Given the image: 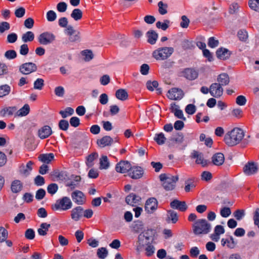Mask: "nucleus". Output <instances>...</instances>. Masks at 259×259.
Wrapping results in <instances>:
<instances>
[{"label": "nucleus", "instance_id": "f257e3e1", "mask_svg": "<svg viewBox=\"0 0 259 259\" xmlns=\"http://www.w3.org/2000/svg\"><path fill=\"white\" fill-rule=\"evenodd\" d=\"M244 137V133L243 130L240 128L235 127L225 135L224 141L228 146H233L239 144Z\"/></svg>", "mask_w": 259, "mask_h": 259}, {"label": "nucleus", "instance_id": "f03ea898", "mask_svg": "<svg viewBox=\"0 0 259 259\" xmlns=\"http://www.w3.org/2000/svg\"><path fill=\"white\" fill-rule=\"evenodd\" d=\"M192 229L193 233L196 235L201 236L209 233L211 229V225L205 219H199L193 224Z\"/></svg>", "mask_w": 259, "mask_h": 259}, {"label": "nucleus", "instance_id": "7ed1b4c3", "mask_svg": "<svg viewBox=\"0 0 259 259\" xmlns=\"http://www.w3.org/2000/svg\"><path fill=\"white\" fill-rule=\"evenodd\" d=\"M159 179L164 189L170 191L175 189L176 184L179 180V177L167 174H162L159 176Z\"/></svg>", "mask_w": 259, "mask_h": 259}, {"label": "nucleus", "instance_id": "20e7f679", "mask_svg": "<svg viewBox=\"0 0 259 259\" xmlns=\"http://www.w3.org/2000/svg\"><path fill=\"white\" fill-rule=\"evenodd\" d=\"M153 235V231L152 229H147L141 233L138 236L137 250L139 251L144 246L148 245Z\"/></svg>", "mask_w": 259, "mask_h": 259}, {"label": "nucleus", "instance_id": "39448f33", "mask_svg": "<svg viewBox=\"0 0 259 259\" xmlns=\"http://www.w3.org/2000/svg\"><path fill=\"white\" fill-rule=\"evenodd\" d=\"M174 52V49L171 47L159 48L153 53V57L157 60H163L168 58Z\"/></svg>", "mask_w": 259, "mask_h": 259}, {"label": "nucleus", "instance_id": "423d86ee", "mask_svg": "<svg viewBox=\"0 0 259 259\" xmlns=\"http://www.w3.org/2000/svg\"><path fill=\"white\" fill-rule=\"evenodd\" d=\"M72 206V203L70 199L68 197H63L62 198L58 200L52 205V209L55 210L59 209L66 210L71 208Z\"/></svg>", "mask_w": 259, "mask_h": 259}, {"label": "nucleus", "instance_id": "0eeeda50", "mask_svg": "<svg viewBox=\"0 0 259 259\" xmlns=\"http://www.w3.org/2000/svg\"><path fill=\"white\" fill-rule=\"evenodd\" d=\"M66 33L68 36L69 42L77 43L80 41V32L75 30L72 26H67Z\"/></svg>", "mask_w": 259, "mask_h": 259}, {"label": "nucleus", "instance_id": "6e6552de", "mask_svg": "<svg viewBox=\"0 0 259 259\" xmlns=\"http://www.w3.org/2000/svg\"><path fill=\"white\" fill-rule=\"evenodd\" d=\"M55 36L50 32H45L39 35L38 41L42 45H48L53 43L55 40Z\"/></svg>", "mask_w": 259, "mask_h": 259}, {"label": "nucleus", "instance_id": "1a4fd4ad", "mask_svg": "<svg viewBox=\"0 0 259 259\" xmlns=\"http://www.w3.org/2000/svg\"><path fill=\"white\" fill-rule=\"evenodd\" d=\"M258 164L252 161L247 162L243 168V172L247 176L256 174L258 170Z\"/></svg>", "mask_w": 259, "mask_h": 259}, {"label": "nucleus", "instance_id": "9d476101", "mask_svg": "<svg viewBox=\"0 0 259 259\" xmlns=\"http://www.w3.org/2000/svg\"><path fill=\"white\" fill-rule=\"evenodd\" d=\"M37 67L35 63L27 62L22 64L19 66V70L23 74L28 75L35 72Z\"/></svg>", "mask_w": 259, "mask_h": 259}, {"label": "nucleus", "instance_id": "9b49d317", "mask_svg": "<svg viewBox=\"0 0 259 259\" xmlns=\"http://www.w3.org/2000/svg\"><path fill=\"white\" fill-rule=\"evenodd\" d=\"M158 201L154 197H151L147 200L145 205V209L148 213H153L157 208Z\"/></svg>", "mask_w": 259, "mask_h": 259}, {"label": "nucleus", "instance_id": "f8f14e48", "mask_svg": "<svg viewBox=\"0 0 259 259\" xmlns=\"http://www.w3.org/2000/svg\"><path fill=\"white\" fill-rule=\"evenodd\" d=\"M209 93L215 98H220L223 93V89L220 84L213 83L209 87Z\"/></svg>", "mask_w": 259, "mask_h": 259}, {"label": "nucleus", "instance_id": "ddd939ff", "mask_svg": "<svg viewBox=\"0 0 259 259\" xmlns=\"http://www.w3.org/2000/svg\"><path fill=\"white\" fill-rule=\"evenodd\" d=\"M183 95V92L181 89L175 88L169 90L167 94V98L172 100H180L182 98Z\"/></svg>", "mask_w": 259, "mask_h": 259}, {"label": "nucleus", "instance_id": "4468645a", "mask_svg": "<svg viewBox=\"0 0 259 259\" xmlns=\"http://www.w3.org/2000/svg\"><path fill=\"white\" fill-rule=\"evenodd\" d=\"M71 197L72 200L77 204L81 205L85 201V198L83 193L79 190H76L72 193Z\"/></svg>", "mask_w": 259, "mask_h": 259}, {"label": "nucleus", "instance_id": "2eb2a0df", "mask_svg": "<svg viewBox=\"0 0 259 259\" xmlns=\"http://www.w3.org/2000/svg\"><path fill=\"white\" fill-rule=\"evenodd\" d=\"M181 76L187 79L192 80L198 76V72L192 68H186L181 72Z\"/></svg>", "mask_w": 259, "mask_h": 259}, {"label": "nucleus", "instance_id": "dca6fc26", "mask_svg": "<svg viewBox=\"0 0 259 259\" xmlns=\"http://www.w3.org/2000/svg\"><path fill=\"white\" fill-rule=\"evenodd\" d=\"M131 165L127 161H121L116 165V170L118 172L125 173L131 170Z\"/></svg>", "mask_w": 259, "mask_h": 259}, {"label": "nucleus", "instance_id": "f3484780", "mask_svg": "<svg viewBox=\"0 0 259 259\" xmlns=\"http://www.w3.org/2000/svg\"><path fill=\"white\" fill-rule=\"evenodd\" d=\"M33 163L31 161H28L26 165H21L19 169V174L23 177H27L32 169V165Z\"/></svg>", "mask_w": 259, "mask_h": 259}, {"label": "nucleus", "instance_id": "a211bd4d", "mask_svg": "<svg viewBox=\"0 0 259 259\" xmlns=\"http://www.w3.org/2000/svg\"><path fill=\"white\" fill-rule=\"evenodd\" d=\"M38 136L41 139L48 138L52 134V128L48 125H44L38 130Z\"/></svg>", "mask_w": 259, "mask_h": 259}, {"label": "nucleus", "instance_id": "6ab92c4d", "mask_svg": "<svg viewBox=\"0 0 259 259\" xmlns=\"http://www.w3.org/2000/svg\"><path fill=\"white\" fill-rule=\"evenodd\" d=\"M192 158L196 159V163L200 164L203 167L207 165V160L204 159L203 155L201 153L194 151L192 153Z\"/></svg>", "mask_w": 259, "mask_h": 259}, {"label": "nucleus", "instance_id": "aec40b11", "mask_svg": "<svg viewBox=\"0 0 259 259\" xmlns=\"http://www.w3.org/2000/svg\"><path fill=\"white\" fill-rule=\"evenodd\" d=\"M225 233V229L221 225H217L214 229V232L211 234L210 238L212 240L218 242L220 238V235Z\"/></svg>", "mask_w": 259, "mask_h": 259}, {"label": "nucleus", "instance_id": "412c9836", "mask_svg": "<svg viewBox=\"0 0 259 259\" xmlns=\"http://www.w3.org/2000/svg\"><path fill=\"white\" fill-rule=\"evenodd\" d=\"M170 206L172 208L178 209L181 211H185L188 207L185 201H180L177 199L173 200L170 203Z\"/></svg>", "mask_w": 259, "mask_h": 259}, {"label": "nucleus", "instance_id": "4be33fe9", "mask_svg": "<svg viewBox=\"0 0 259 259\" xmlns=\"http://www.w3.org/2000/svg\"><path fill=\"white\" fill-rule=\"evenodd\" d=\"M143 175V169L139 166H135L131 167L130 172L129 173L130 176L134 179H139Z\"/></svg>", "mask_w": 259, "mask_h": 259}, {"label": "nucleus", "instance_id": "5701e85b", "mask_svg": "<svg viewBox=\"0 0 259 259\" xmlns=\"http://www.w3.org/2000/svg\"><path fill=\"white\" fill-rule=\"evenodd\" d=\"M140 197L134 193L129 194L125 198V201L127 204L133 206L138 204L140 201Z\"/></svg>", "mask_w": 259, "mask_h": 259}, {"label": "nucleus", "instance_id": "b1692460", "mask_svg": "<svg viewBox=\"0 0 259 259\" xmlns=\"http://www.w3.org/2000/svg\"><path fill=\"white\" fill-rule=\"evenodd\" d=\"M83 209L81 206H77L71 210V218L72 220L78 221L83 215Z\"/></svg>", "mask_w": 259, "mask_h": 259}, {"label": "nucleus", "instance_id": "393cba45", "mask_svg": "<svg viewBox=\"0 0 259 259\" xmlns=\"http://www.w3.org/2000/svg\"><path fill=\"white\" fill-rule=\"evenodd\" d=\"M231 54L228 49L223 48L219 49L216 52L217 57L221 60L228 59L230 57Z\"/></svg>", "mask_w": 259, "mask_h": 259}, {"label": "nucleus", "instance_id": "a878e982", "mask_svg": "<svg viewBox=\"0 0 259 259\" xmlns=\"http://www.w3.org/2000/svg\"><path fill=\"white\" fill-rule=\"evenodd\" d=\"M113 142V139L110 136H106L101 139L98 140L97 143L98 145L101 147L110 146Z\"/></svg>", "mask_w": 259, "mask_h": 259}, {"label": "nucleus", "instance_id": "bb28decb", "mask_svg": "<svg viewBox=\"0 0 259 259\" xmlns=\"http://www.w3.org/2000/svg\"><path fill=\"white\" fill-rule=\"evenodd\" d=\"M211 160L213 164L217 166H220L224 163L225 157L223 153H217L212 156Z\"/></svg>", "mask_w": 259, "mask_h": 259}, {"label": "nucleus", "instance_id": "cd10ccee", "mask_svg": "<svg viewBox=\"0 0 259 259\" xmlns=\"http://www.w3.org/2000/svg\"><path fill=\"white\" fill-rule=\"evenodd\" d=\"M166 221L168 223L175 224L178 220L177 213L172 210H169L167 211Z\"/></svg>", "mask_w": 259, "mask_h": 259}, {"label": "nucleus", "instance_id": "c85d7f7f", "mask_svg": "<svg viewBox=\"0 0 259 259\" xmlns=\"http://www.w3.org/2000/svg\"><path fill=\"white\" fill-rule=\"evenodd\" d=\"M23 188L22 183L18 180L13 181L11 183V189L13 193H17L21 191Z\"/></svg>", "mask_w": 259, "mask_h": 259}, {"label": "nucleus", "instance_id": "c756f323", "mask_svg": "<svg viewBox=\"0 0 259 259\" xmlns=\"http://www.w3.org/2000/svg\"><path fill=\"white\" fill-rule=\"evenodd\" d=\"M170 110L178 118L185 120L186 118L183 116V111L179 109V106L176 104H171Z\"/></svg>", "mask_w": 259, "mask_h": 259}, {"label": "nucleus", "instance_id": "7c9ffc66", "mask_svg": "<svg viewBox=\"0 0 259 259\" xmlns=\"http://www.w3.org/2000/svg\"><path fill=\"white\" fill-rule=\"evenodd\" d=\"M17 111L16 107H5L0 111V114L2 116H11Z\"/></svg>", "mask_w": 259, "mask_h": 259}, {"label": "nucleus", "instance_id": "2f4dec72", "mask_svg": "<svg viewBox=\"0 0 259 259\" xmlns=\"http://www.w3.org/2000/svg\"><path fill=\"white\" fill-rule=\"evenodd\" d=\"M54 158V155L53 153L41 154L38 156V159L46 163H50Z\"/></svg>", "mask_w": 259, "mask_h": 259}, {"label": "nucleus", "instance_id": "473e14b6", "mask_svg": "<svg viewBox=\"0 0 259 259\" xmlns=\"http://www.w3.org/2000/svg\"><path fill=\"white\" fill-rule=\"evenodd\" d=\"M217 81L221 85H226L229 84L230 78L227 74L222 73L218 76Z\"/></svg>", "mask_w": 259, "mask_h": 259}, {"label": "nucleus", "instance_id": "72a5a7b5", "mask_svg": "<svg viewBox=\"0 0 259 259\" xmlns=\"http://www.w3.org/2000/svg\"><path fill=\"white\" fill-rule=\"evenodd\" d=\"M100 169H107L110 166V163L107 156L103 155L100 158Z\"/></svg>", "mask_w": 259, "mask_h": 259}, {"label": "nucleus", "instance_id": "f704fd0d", "mask_svg": "<svg viewBox=\"0 0 259 259\" xmlns=\"http://www.w3.org/2000/svg\"><path fill=\"white\" fill-rule=\"evenodd\" d=\"M148 42L151 45L155 44L158 38V34L154 30H150L147 32Z\"/></svg>", "mask_w": 259, "mask_h": 259}, {"label": "nucleus", "instance_id": "c9c22d12", "mask_svg": "<svg viewBox=\"0 0 259 259\" xmlns=\"http://www.w3.org/2000/svg\"><path fill=\"white\" fill-rule=\"evenodd\" d=\"M116 97L121 101H124L128 98V94L124 89H119L116 91L115 93Z\"/></svg>", "mask_w": 259, "mask_h": 259}, {"label": "nucleus", "instance_id": "e433bc0d", "mask_svg": "<svg viewBox=\"0 0 259 259\" xmlns=\"http://www.w3.org/2000/svg\"><path fill=\"white\" fill-rule=\"evenodd\" d=\"M11 90L10 85L8 84L1 85L0 86V98L5 97L9 95Z\"/></svg>", "mask_w": 259, "mask_h": 259}, {"label": "nucleus", "instance_id": "4c0bfd02", "mask_svg": "<svg viewBox=\"0 0 259 259\" xmlns=\"http://www.w3.org/2000/svg\"><path fill=\"white\" fill-rule=\"evenodd\" d=\"M50 224L43 223L40 225V228L38 229L37 232L39 235L45 236L47 235V232L50 227Z\"/></svg>", "mask_w": 259, "mask_h": 259}, {"label": "nucleus", "instance_id": "58836bf2", "mask_svg": "<svg viewBox=\"0 0 259 259\" xmlns=\"http://www.w3.org/2000/svg\"><path fill=\"white\" fill-rule=\"evenodd\" d=\"M221 244L222 246H224L226 244H227V246L229 248H234L236 245V242L234 241V238L232 236L230 237V239H226L224 238H223L221 240Z\"/></svg>", "mask_w": 259, "mask_h": 259}, {"label": "nucleus", "instance_id": "ea45409f", "mask_svg": "<svg viewBox=\"0 0 259 259\" xmlns=\"http://www.w3.org/2000/svg\"><path fill=\"white\" fill-rule=\"evenodd\" d=\"M98 157V154L97 152H94L90 154L86 158V164L89 167H92L93 165V161Z\"/></svg>", "mask_w": 259, "mask_h": 259}, {"label": "nucleus", "instance_id": "a19ab883", "mask_svg": "<svg viewBox=\"0 0 259 259\" xmlns=\"http://www.w3.org/2000/svg\"><path fill=\"white\" fill-rule=\"evenodd\" d=\"M82 56L84 57V60L86 62H89L92 60L94 58V54L91 50H85L81 52Z\"/></svg>", "mask_w": 259, "mask_h": 259}, {"label": "nucleus", "instance_id": "79ce46f5", "mask_svg": "<svg viewBox=\"0 0 259 259\" xmlns=\"http://www.w3.org/2000/svg\"><path fill=\"white\" fill-rule=\"evenodd\" d=\"M70 15L71 18L75 21H78L82 18V12L81 10L79 9H75L72 11Z\"/></svg>", "mask_w": 259, "mask_h": 259}, {"label": "nucleus", "instance_id": "37998d69", "mask_svg": "<svg viewBox=\"0 0 259 259\" xmlns=\"http://www.w3.org/2000/svg\"><path fill=\"white\" fill-rule=\"evenodd\" d=\"M29 111V106L28 104H25L23 107L17 111V115L18 116H24L28 114Z\"/></svg>", "mask_w": 259, "mask_h": 259}, {"label": "nucleus", "instance_id": "c03bdc74", "mask_svg": "<svg viewBox=\"0 0 259 259\" xmlns=\"http://www.w3.org/2000/svg\"><path fill=\"white\" fill-rule=\"evenodd\" d=\"M34 38V34L32 31H27L22 36V40L24 42L32 41Z\"/></svg>", "mask_w": 259, "mask_h": 259}, {"label": "nucleus", "instance_id": "a18cd8bd", "mask_svg": "<svg viewBox=\"0 0 259 259\" xmlns=\"http://www.w3.org/2000/svg\"><path fill=\"white\" fill-rule=\"evenodd\" d=\"M237 35L239 40L244 42H246L248 37L247 32L244 29L239 30Z\"/></svg>", "mask_w": 259, "mask_h": 259}, {"label": "nucleus", "instance_id": "49530a36", "mask_svg": "<svg viewBox=\"0 0 259 259\" xmlns=\"http://www.w3.org/2000/svg\"><path fill=\"white\" fill-rule=\"evenodd\" d=\"M166 139V138L162 133L156 134L154 137V140L158 145L163 144L165 143Z\"/></svg>", "mask_w": 259, "mask_h": 259}, {"label": "nucleus", "instance_id": "de8ad7c7", "mask_svg": "<svg viewBox=\"0 0 259 259\" xmlns=\"http://www.w3.org/2000/svg\"><path fill=\"white\" fill-rule=\"evenodd\" d=\"M248 5L251 9L259 12V0H249Z\"/></svg>", "mask_w": 259, "mask_h": 259}, {"label": "nucleus", "instance_id": "09e8293b", "mask_svg": "<svg viewBox=\"0 0 259 259\" xmlns=\"http://www.w3.org/2000/svg\"><path fill=\"white\" fill-rule=\"evenodd\" d=\"M158 11L161 15H164L167 13V5L164 4L162 2L160 1L158 4Z\"/></svg>", "mask_w": 259, "mask_h": 259}, {"label": "nucleus", "instance_id": "8fccbe9b", "mask_svg": "<svg viewBox=\"0 0 259 259\" xmlns=\"http://www.w3.org/2000/svg\"><path fill=\"white\" fill-rule=\"evenodd\" d=\"M74 112V110L71 107H67L65 110H61L59 113L61 115L63 118L67 117L68 116L71 115Z\"/></svg>", "mask_w": 259, "mask_h": 259}, {"label": "nucleus", "instance_id": "3c124183", "mask_svg": "<svg viewBox=\"0 0 259 259\" xmlns=\"http://www.w3.org/2000/svg\"><path fill=\"white\" fill-rule=\"evenodd\" d=\"M108 253V250L105 247L100 248L97 250V255L100 258H105L107 256Z\"/></svg>", "mask_w": 259, "mask_h": 259}, {"label": "nucleus", "instance_id": "603ef678", "mask_svg": "<svg viewBox=\"0 0 259 259\" xmlns=\"http://www.w3.org/2000/svg\"><path fill=\"white\" fill-rule=\"evenodd\" d=\"M170 21L168 20H164L163 23H161L160 21H158L156 23V26L158 28H161L163 30H165L168 27V25Z\"/></svg>", "mask_w": 259, "mask_h": 259}, {"label": "nucleus", "instance_id": "864d4df0", "mask_svg": "<svg viewBox=\"0 0 259 259\" xmlns=\"http://www.w3.org/2000/svg\"><path fill=\"white\" fill-rule=\"evenodd\" d=\"M44 86V80L42 78H37L34 82V89L41 90Z\"/></svg>", "mask_w": 259, "mask_h": 259}, {"label": "nucleus", "instance_id": "5fc2aeb1", "mask_svg": "<svg viewBox=\"0 0 259 259\" xmlns=\"http://www.w3.org/2000/svg\"><path fill=\"white\" fill-rule=\"evenodd\" d=\"M8 236V233L7 230L4 227H0V242L5 241Z\"/></svg>", "mask_w": 259, "mask_h": 259}, {"label": "nucleus", "instance_id": "6e6d98bb", "mask_svg": "<svg viewBox=\"0 0 259 259\" xmlns=\"http://www.w3.org/2000/svg\"><path fill=\"white\" fill-rule=\"evenodd\" d=\"M47 19L49 22L54 21L57 18L56 13L53 10H50L47 13Z\"/></svg>", "mask_w": 259, "mask_h": 259}, {"label": "nucleus", "instance_id": "4d7b16f0", "mask_svg": "<svg viewBox=\"0 0 259 259\" xmlns=\"http://www.w3.org/2000/svg\"><path fill=\"white\" fill-rule=\"evenodd\" d=\"M58 189V185L55 183L50 184L47 187L48 193L52 195L54 194L57 191Z\"/></svg>", "mask_w": 259, "mask_h": 259}, {"label": "nucleus", "instance_id": "13d9d810", "mask_svg": "<svg viewBox=\"0 0 259 259\" xmlns=\"http://www.w3.org/2000/svg\"><path fill=\"white\" fill-rule=\"evenodd\" d=\"M5 57L8 59H13L17 57V53L14 50H9L5 52Z\"/></svg>", "mask_w": 259, "mask_h": 259}, {"label": "nucleus", "instance_id": "bf43d9fd", "mask_svg": "<svg viewBox=\"0 0 259 259\" xmlns=\"http://www.w3.org/2000/svg\"><path fill=\"white\" fill-rule=\"evenodd\" d=\"M158 85V83L157 81H148L146 83L147 89L151 91L154 90V88H156Z\"/></svg>", "mask_w": 259, "mask_h": 259}, {"label": "nucleus", "instance_id": "052dcab7", "mask_svg": "<svg viewBox=\"0 0 259 259\" xmlns=\"http://www.w3.org/2000/svg\"><path fill=\"white\" fill-rule=\"evenodd\" d=\"M231 213V209L229 207H224L222 208L220 211V214L222 217L227 218Z\"/></svg>", "mask_w": 259, "mask_h": 259}, {"label": "nucleus", "instance_id": "680f3d73", "mask_svg": "<svg viewBox=\"0 0 259 259\" xmlns=\"http://www.w3.org/2000/svg\"><path fill=\"white\" fill-rule=\"evenodd\" d=\"M67 8V5L65 2H60L57 5V10L61 13L65 12Z\"/></svg>", "mask_w": 259, "mask_h": 259}, {"label": "nucleus", "instance_id": "e2e57ef3", "mask_svg": "<svg viewBox=\"0 0 259 259\" xmlns=\"http://www.w3.org/2000/svg\"><path fill=\"white\" fill-rule=\"evenodd\" d=\"M147 245V246H146V247L145 248V251H146L145 253H146V255H147L148 256H150L152 255L153 254V253H154L155 248L151 244H148V245Z\"/></svg>", "mask_w": 259, "mask_h": 259}, {"label": "nucleus", "instance_id": "0e129e2a", "mask_svg": "<svg viewBox=\"0 0 259 259\" xmlns=\"http://www.w3.org/2000/svg\"><path fill=\"white\" fill-rule=\"evenodd\" d=\"M25 14V9L23 7H20L15 10V15L17 18H22Z\"/></svg>", "mask_w": 259, "mask_h": 259}, {"label": "nucleus", "instance_id": "69168bd1", "mask_svg": "<svg viewBox=\"0 0 259 259\" xmlns=\"http://www.w3.org/2000/svg\"><path fill=\"white\" fill-rule=\"evenodd\" d=\"M233 215L237 220H240L245 215L244 210L237 209L234 212Z\"/></svg>", "mask_w": 259, "mask_h": 259}, {"label": "nucleus", "instance_id": "338daca9", "mask_svg": "<svg viewBox=\"0 0 259 259\" xmlns=\"http://www.w3.org/2000/svg\"><path fill=\"white\" fill-rule=\"evenodd\" d=\"M25 237L29 240L33 239L35 237V232L32 229H27L25 233Z\"/></svg>", "mask_w": 259, "mask_h": 259}, {"label": "nucleus", "instance_id": "774afa93", "mask_svg": "<svg viewBox=\"0 0 259 259\" xmlns=\"http://www.w3.org/2000/svg\"><path fill=\"white\" fill-rule=\"evenodd\" d=\"M253 219L254 225L259 229V208L255 209L254 212Z\"/></svg>", "mask_w": 259, "mask_h": 259}]
</instances>
